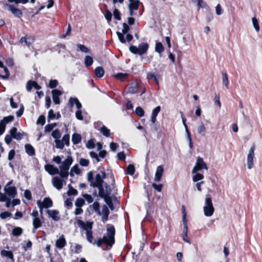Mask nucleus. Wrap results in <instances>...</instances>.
<instances>
[{"label":"nucleus","mask_w":262,"mask_h":262,"mask_svg":"<svg viewBox=\"0 0 262 262\" xmlns=\"http://www.w3.org/2000/svg\"><path fill=\"white\" fill-rule=\"evenodd\" d=\"M74 104L76 105L77 108L78 110L81 109L82 107V105L78 98L76 97H71L69 100V105L70 107H72Z\"/></svg>","instance_id":"nucleus-18"},{"label":"nucleus","mask_w":262,"mask_h":262,"mask_svg":"<svg viewBox=\"0 0 262 262\" xmlns=\"http://www.w3.org/2000/svg\"><path fill=\"white\" fill-rule=\"evenodd\" d=\"M129 29V27L127 25V24L124 23L123 24L122 32L120 33L119 32H117V34L119 40L121 43H125L126 42V40L124 38V34L127 33Z\"/></svg>","instance_id":"nucleus-10"},{"label":"nucleus","mask_w":262,"mask_h":262,"mask_svg":"<svg viewBox=\"0 0 262 262\" xmlns=\"http://www.w3.org/2000/svg\"><path fill=\"white\" fill-rule=\"evenodd\" d=\"M8 9L12 12V13L15 16L20 18L23 16V12L21 11L16 8L14 5L9 4L7 5Z\"/></svg>","instance_id":"nucleus-13"},{"label":"nucleus","mask_w":262,"mask_h":262,"mask_svg":"<svg viewBox=\"0 0 262 262\" xmlns=\"http://www.w3.org/2000/svg\"><path fill=\"white\" fill-rule=\"evenodd\" d=\"M252 21L254 29L257 32H258L259 31V26L258 20L255 17H253L252 18Z\"/></svg>","instance_id":"nucleus-47"},{"label":"nucleus","mask_w":262,"mask_h":262,"mask_svg":"<svg viewBox=\"0 0 262 262\" xmlns=\"http://www.w3.org/2000/svg\"><path fill=\"white\" fill-rule=\"evenodd\" d=\"M12 181L9 182L4 187V190L8 197L14 198L17 194V189L15 186H10Z\"/></svg>","instance_id":"nucleus-5"},{"label":"nucleus","mask_w":262,"mask_h":262,"mask_svg":"<svg viewBox=\"0 0 262 262\" xmlns=\"http://www.w3.org/2000/svg\"><path fill=\"white\" fill-rule=\"evenodd\" d=\"M203 209L204 214L206 216H212L214 211V207H211L204 206Z\"/></svg>","instance_id":"nucleus-29"},{"label":"nucleus","mask_w":262,"mask_h":262,"mask_svg":"<svg viewBox=\"0 0 262 262\" xmlns=\"http://www.w3.org/2000/svg\"><path fill=\"white\" fill-rule=\"evenodd\" d=\"M102 221L103 223H105L108 220L110 214L109 209L105 205L102 206Z\"/></svg>","instance_id":"nucleus-24"},{"label":"nucleus","mask_w":262,"mask_h":262,"mask_svg":"<svg viewBox=\"0 0 262 262\" xmlns=\"http://www.w3.org/2000/svg\"><path fill=\"white\" fill-rule=\"evenodd\" d=\"M204 178V176L203 174L196 172V174L193 176L192 180L194 182H198L203 179Z\"/></svg>","instance_id":"nucleus-51"},{"label":"nucleus","mask_w":262,"mask_h":262,"mask_svg":"<svg viewBox=\"0 0 262 262\" xmlns=\"http://www.w3.org/2000/svg\"><path fill=\"white\" fill-rule=\"evenodd\" d=\"M60 171L58 173L62 180L67 179L69 176V170H64V169L60 168Z\"/></svg>","instance_id":"nucleus-42"},{"label":"nucleus","mask_w":262,"mask_h":262,"mask_svg":"<svg viewBox=\"0 0 262 262\" xmlns=\"http://www.w3.org/2000/svg\"><path fill=\"white\" fill-rule=\"evenodd\" d=\"M99 197L104 199V201L106 204L108 206L109 208L111 210L114 209V206L112 201V197L108 195V194L105 193V191L98 193Z\"/></svg>","instance_id":"nucleus-7"},{"label":"nucleus","mask_w":262,"mask_h":262,"mask_svg":"<svg viewBox=\"0 0 262 262\" xmlns=\"http://www.w3.org/2000/svg\"><path fill=\"white\" fill-rule=\"evenodd\" d=\"M146 78L148 80L150 79H153V80L155 82L156 84H157L158 85L159 83V80H158L157 77L155 75V73H148L147 74Z\"/></svg>","instance_id":"nucleus-44"},{"label":"nucleus","mask_w":262,"mask_h":262,"mask_svg":"<svg viewBox=\"0 0 262 262\" xmlns=\"http://www.w3.org/2000/svg\"><path fill=\"white\" fill-rule=\"evenodd\" d=\"M94 62L92 57L86 55L84 58V64L86 67H90Z\"/></svg>","instance_id":"nucleus-41"},{"label":"nucleus","mask_w":262,"mask_h":262,"mask_svg":"<svg viewBox=\"0 0 262 262\" xmlns=\"http://www.w3.org/2000/svg\"><path fill=\"white\" fill-rule=\"evenodd\" d=\"M52 136L55 139H59L61 137V133L58 129H56L52 133Z\"/></svg>","instance_id":"nucleus-45"},{"label":"nucleus","mask_w":262,"mask_h":262,"mask_svg":"<svg viewBox=\"0 0 262 262\" xmlns=\"http://www.w3.org/2000/svg\"><path fill=\"white\" fill-rule=\"evenodd\" d=\"M69 190L67 192V194L69 196L71 195H77L78 194V191L74 189L71 184L68 185Z\"/></svg>","instance_id":"nucleus-40"},{"label":"nucleus","mask_w":262,"mask_h":262,"mask_svg":"<svg viewBox=\"0 0 262 262\" xmlns=\"http://www.w3.org/2000/svg\"><path fill=\"white\" fill-rule=\"evenodd\" d=\"M204 206L213 207L212 199L210 195H207L205 199V205Z\"/></svg>","instance_id":"nucleus-49"},{"label":"nucleus","mask_w":262,"mask_h":262,"mask_svg":"<svg viewBox=\"0 0 262 262\" xmlns=\"http://www.w3.org/2000/svg\"><path fill=\"white\" fill-rule=\"evenodd\" d=\"M135 172V167L133 164H129L126 168V173L130 176H133Z\"/></svg>","instance_id":"nucleus-43"},{"label":"nucleus","mask_w":262,"mask_h":262,"mask_svg":"<svg viewBox=\"0 0 262 262\" xmlns=\"http://www.w3.org/2000/svg\"><path fill=\"white\" fill-rule=\"evenodd\" d=\"M89 163V160L84 158H81L79 160V164L82 166H88Z\"/></svg>","instance_id":"nucleus-62"},{"label":"nucleus","mask_w":262,"mask_h":262,"mask_svg":"<svg viewBox=\"0 0 262 262\" xmlns=\"http://www.w3.org/2000/svg\"><path fill=\"white\" fill-rule=\"evenodd\" d=\"M164 171V168L163 166L159 165L157 168V170L155 173V180L156 182H159L161 181L163 172Z\"/></svg>","instance_id":"nucleus-19"},{"label":"nucleus","mask_w":262,"mask_h":262,"mask_svg":"<svg viewBox=\"0 0 262 262\" xmlns=\"http://www.w3.org/2000/svg\"><path fill=\"white\" fill-rule=\"evenodd\" d=\"M52 98L55 104H59L60 103L59 96L62 94L61 91L54 89L52 91Z\"/></svg>","instance_id":"nucleus-12"},{"label":"nucleus","mask_w":262,"mask_h":262,"mask_svg":"<svg viewBox=\"0 0 262 262\" xmlns=\"http://www.w3.org/2000/svg\"><path fill=\"white\" fill-rule=\"evenodd\" d=\"M24 196L28 200H31L32 199V193L31 191L28 189L25 190Z\"/></svg>","instance_id":"nucleus-64"},{"label":"nucleus","mask_w":262,"mask_h":262,"mask_svg":"<svg viewBox=\"0 0 262 262\" xmlns=\"http://www.w3.org/2000/svg\"><path fill=\"white\" fill-rule=\"evenodd\" d=\"M81 172L80 169L78 167V165L77 164H75L74 165L71 169L70 172V176L72 177H74V173L76 174H79Z\"/></svg>","instance_id":"nucleus-36"},{"label":"nucleus","mask_w":262,"mask_h":262,"mask_svg":"<svg viewBox=\"0 0 262 262\" xmlns=\"http://www.w3.org/2000/svg\"><path fill=\"white\" fill-rule=\"evenodd\" d=\"M73 200L70 198H67L64 201V205L68 208H71L73 206Z\"/></svg>","instance_id":"nucleus-61"},{"label":"nucleus","mask_w":262,"mask_h":262,"mask_svg":"<svg viewBox=\"0 0 262 262\" xmlns=\"http://www.w3.org/2000/svg\"><path fill=\"white\" fill-rule=\"evenodd\" d=\"M86 147L88 149H93L95 147V144L94 143V139H91L88 140L86 144Z\"/></svg>","instance_id":"nucleus-54"},{"label":"nucleus","mask_w":262,"mask_h":262,"mask_svg":"<svg viewBox=\"0 0 262 262\" xmlns=\"http://www.w3.org/2000/svg\"><path fill=\"white\" fill-rule=\"evenodd\" d=\"M100 133L106 137H111V131L105 126L102 125L99 129Z\"/></svg>","instance_id":"nucleus-31"},{"label":"nucleus","mask_w":262,"mask_h":262,"mask_svg":"<svg viewBox=\"0 0 262 262\" xmlns=\"http://www.w3.org/2000/svg\"><path fill=\"white\" fill-rule=\"evenodd\" d=\"M113 76L121 82H124L127 80L128 74L127 73H118L114 75Z\"/></svg>","instance_id":"nucleus-26"},{"label":"nucleus","mask_w":262,"mask_h":262,"mask_svg":"<svg viewBox=\"0 0 262 262\" xmlns=\"http://www.w3.org/2000/svg\"><path fill=\"white\" fill-rule=\"evenodd\" d=\"M14 119V117L12 115H9L7 117L3 118L2 120L0 121L5 126L8 123L13 121Z\"/></svg>","instance_id":"nucleus-34"},{"label":"nucleus","mask_w":262,"mask_h":262,"mask_svg":"<svg viewBox=\"0 0 262 262\" xmlns=\"http://www.w3.org/2000/svg\"><path fill=\"white\" fill-rule=\"evenodd\" d=\"M56 118V115L54 114V111L52 109H51L49 111L48 115V120L49 122L51 120H53Z\"/></svg>","instance_id":"nucleus-59"},{"label":"nucleus","mask_w":262,"mask_h":262,"mask_svg":"<svg viewBox=\"0 0 262 262\" xmlns=\"http://www.w3.org/2000/svg\"><path fill=\"white\" fill-rule=\"evenodd\" d=\"M73 161V158L71 156H68L67 159L61 162V165L59 166V168L64 169V170H69L70 166L72 164Z\"/></svg>","instance_id":"nucleus-11"},{"label":"nucleus","mask_w":262,"mask_h":262,"mask_svg":"<svg viewBox=\"0 0 262 262\" xmlns=\"http://www.w3.org/2000/svg\"><path fill=\"white\" fill-rule=\"evenodd\" d=\"M62 141H63V143L66 145L67 146L70 145V135L69 134H67L64 135L62 138Z\"/></svg>","instance_id":"nucleus-52"},{"label":"nucleus","mask_w":262,"mask_h":262,"mask_svg":"<svg viewBox=\"0 0 262 262\" xmlns=\"http://www.w3.org/2000/svg\"><path fill=\"white\" fill-rule=\"evenodd\" d=\"M47 213L48 216L52 218L54 221H58L60 219V216L59 215V211L57 210H48Z\"/></svg>","instance_id":"nucleus-15"},{"label":"nucleus","mask_w":262,"mask_h":262,"mask_svg":"<svg viewBox=\"0 0 262 262\" xmlns=\"http://www.w3.org/2000/svg\"><path fill=\"white\" fill-rule=\"evenodd\" d=\"M197 130L199 134L202 135L203 137L205 136L206 128L203 122H202L201 124L198 127Z\"/></svg>","instance_id":"nucleus-33"},{"label":"nucleus","mask_w":262,"mask_h":262,"mask_svg":"<svg viewBox=\"0 0 262 262\" xmlns=\"http://www.w3.org/2000/svg\"><path fill=\"white\" fill-rule=\"evenodd\" d=\"M255 146L254 144L249 149L247 156V165L249 169H251L253 167V159L254 158V150Z\"/></svg>","instance_id":"nucleus-9"},{"label":"nucleus","mask_w":262,"mask_h":262,"mask_svg":"<svg viewBox=\"0 0 262 262\" xmlns=\"http://www.w3.org/2000/svg\"><path fill=\"white\" fill-rule=\"evenodd\" d=\"M101 173L96 174L95 178L93 177V172L92 171H89L87 174V179L90 182V186L93 188H97L98 189V193L103 192L104 190L103 187L104 180L106 177V173L103 168V170H101Z\"/></svg>","instance_id":"nucleus-1"},{"label":"nucleus","mask_w":262,"mask_h":262,"mask_svg":"<svg viewBox=\"0 0 262 262\" xmlns=\"http://www.w3.org/2000/svg\"><path fill=\"white\" fill-rule=\"evenodd\" d=\"M86 238H87V240L88 241L91 243V244H93L94 242H93V231H88V232H86Z\"/></svg>","instance_id":"nucleus-58"},{"label":"nucleus","mask_w":262,"mask_h":262,"mask_svg":"<svg viewBox=\"0 0 262 262\" xmlns=\"http://www.w3.org/2000/svg\"><path fill=\"white\" fill-rule=\"evenodd\" d=\"M67 245L64 235L62 234L58 239L56 241V247L60 249L63 248Z\"/></svg>","instance_id":"nucleus-16"},{"label":"nucleus","mask_w":262,"mask_h":262,"mask_svg":"<svg viewBox=\"0 0 262 262\" xmlns=\"http://www.w3.org/2000/svg\"><path fill=\"white\" fill-rule=\"evenodd\" d=\"M55 142L57 148L62 149L64 148V144L63 143V141L61 140H55Z\"/></svg>","instance_id":"nucleus-50"},{"label":"nucleus","mask_w":262,"mask_h":262,"mask_svg":"<svg viewBox=\"0 0 262 262\" xmlns=\"http://www.w3.org/2000/svg\"><path fill=\"white\" fill-rule=\"evenodd\" d=\"M12 213L9 211H4L0 213V217L3 220L10 217Z\"/></svg>","instance_id":"nucleus-60"},{"label":"nucleus","mask_w":262,"mask_h":262,"mask_svg":"<svg viewBox=\"0 0 262 262\" xmlns=\"http://www.w3.org/2000/svg\"><path fill=\"white\" fill-rule=\"evenodd\" d=\"M149 45L147 42L140 43L138 47L136 46L131 45L129 47V51L134 54L142 55L147 53Z\"/></svg>","instance_id":"nucleus-3"},{"label":"nucleus","mask_w":262,"mask_h":262,"mask_svg":"<svg viewBox=\"0 0 262 262\" xmlns=\"http://www.w3.org/2000/svg\"><path fill=\"white\" fill-rule=\"evenodd\" d=\"M106 235H104L106 242H108L112 246L115 243V234L116 230L114 226L111 224H108L106 225Z\"/></svg>","instance_id":"nucleus-4"},{"label":"nucleus","mask_w":262,"mask_h":262,"mask_svg":"<svg viewBox=\"0 0 262 262\" xmlns=\"http://www.w3.org/2000/svg\"><path fill=\"white\" fill-rule=\"evenodd\" d=\"M37 204H39L47 209L52 207L53 205L52 200L49 197L45 198L42 202L37 201Z\"/></svg>","instance_id":"nucleus-14"},{"label":"nucleus","mask_w":262,"mask_h":262,"mask_svg":"<svg viewBox=\"0 0 262 262\" xmlns=\"http://www.w3.org/2000/svg\"><path fill=\"white\" fill-rule=\"evenodd\" d=\"M95 74L97 78H102L104 74V71L102 67H97L95 70Z\"/></svg>","instance_id":"nucleus-30"},{"label":"nucleus","mask_w":262,"mask_h":262,"mask_svg":"<svg viewBox=\"0 0 262 262\" xmlns=\"http://www.w3.org/2000/svg\"><path fill=\"white\" fill-rule=\"evenodd\" d=\"M77 224L79 227L85 230L86 232L92 231L93 223L92 222L87 221L85 223L81 220H77Z\"/></svg>","instance_id":"nucleus-8"},{"label":"nucleus","mask_w":262,"mask_h":262,"mask_svg":"<svg viewBox=\"0 0 262 262\" xmlns=\"http://www.w3.org/2000/svg\"><path fill=\"white\" fill-rule=\"evenodd\" d=\"M46 123V118L45 116L43 115H41L38 118L36 124H41V125H43Z\"/></svg>","instance_id":"nucleus-48"},{"label":"nucleus","mask_w":262,"mask_h":262,"mask_svg":"<svg viewBox=\"0 0 262 262\" xmlns=\"http://www.w3.org/2000/svg\"><path fill=\"white\" fill-rule=\"evenodd\" d=\"M26 152L30 156L35 155V151L34 147L30 144H27L25 146Z\"/></svg>","instance_id":"nucleus-27"},{"label":"nucleus","mask_w":262,"mask_h":262,"mask_svg":"<svg viewBox=\"0 0 262 262\" xmlns=\"http://www.w3.org/2000/svg\"><path fill=\"white\" fill-rule=\"evenodd\" d=\"M23 233V229L19 227H14L12 230V235L14 236H19Z\"/></svg>","instance_id":"nucleus-37"},{"label":"nucleus","mask_w":262,"mask_h":262,"mask_svg":"<svg viewBox=\"0 0 262 262\" xmlns=\"http://www.w3.org/2000/svg\"><path fill=\"white\" fill-rule=\"evenodd\" d=\"M222 74L223 84L227 88H228V84H229V80H228L227 73L226 70H224V71H222Z\"/></svg>","instance_id":"nucleus-32"},{"label":"nucleus","mask_w":262,"mask_h":262,"mask_svg":"<svg viewBox=\"0 0 262 262\" xmlns=\"http://www.w3.org/2000/svg\"><path fill=\"white\" fill-rule=\"evenodd\" d=\"M63 180L58 177H54L52 179L53 186L58 190L61 189L63 187Z\"/></svg>","instance_id":"nucleus-17"},{"label":"nucleus","mask_w":262,"mask_h":262,"mask_svg":"<svg viewBox=\"0 0 262 262\" xmlns=\"http://www.w3.org/2000/svg\"><path fill=\"white\" fill-rule=\"evenodd\" d=\"M75 204L77 207H81L84 205L85 201L82 198H78L76 199Z\"/></svg>","instance_id":"nucleus-46"},{"label":"nucleus","mask_w":262,"mask_h":262,"mask_svg":"<svg viewBox=\"0 0 262 262\" xmlns=\"http://www.w3.org/2000/svg\"><path fill=\"white\" fill-rule=\"evenodd\" d=\"M46 170L52 175L58 174L59 173V170L58 168L55 167L53 165H48L46 166Z\"/></svg>","instance_id":"nucleus-23"},{"label":"nucleus","mask_w":262,"mask_h":262,"mask_svg":"<svg viewBox=\"0 0 262 262\" xmlns=\"http://www.w3.org/2000/svg\"><path fill=\"white\" fill-rule=\"evenodd\" d=\"M155 51L157 53L161 54L164 51V47L160 42H157L155 46Z\"/></svg>","instance_id":"nucleus-38"},{"label":"nucleus","mask_w":262,"mask_h":262,"mask_svg":"<svg viewBox=\"0 0 262 262\" xmlns=\"http://www.w3.org/2000/svg\"><path fill=\"white\" fill-rule=\"evenodd\" d=\"M32 224L33 226V232H35L37 229L42 226V222L40 220L39 217H36L33 218Z\"/></svg>","instance_id":"nucleus-21"},{"label":"nucleus","mask_w":262,"mask_h":262,"mask_svg":"<svg viewBox=\"0 0 262 262\" xmlns=\"http://www.w3.org/2000/svg\"><path fill=\"white\" fill-rule=\"evenodd\" d=\"M139 4L140 2L139 0H136V1L129 2L128 8L134 9L135 10H137L139 9Z\"/></svg>","instance_id":"nucleus-39"},{"label":"nucleus","mask_w":262,"mask_h":262,"mask_svg":"<svg viewBox=\"0 0 262 262\" xmlns=\"http://www.w3.org/2000/svg\"><path fill=\"white\" fill-rule=\"evenodd\" d=\"M24 132L20 133L17 132V129L15 127H13L9 130V134L6 135L4 140L7 145H9L12 139H15L19 141L24 137Z\"/></svg>","instance_id":"nucleus-2"},{"label":"nucleus","mask_w":262,"mask_h":262,"mask_svg":"<svg viewBox=\"0 0 262 262\" xmlns=\"http://www.w3.org/2000/svg\"><path fill=\"white\" fill-rule=\"evenodd\" d=\"M93 245L96 244L97 246L99 247H101L102 244H104L106 245L108 247H110V248H112V246L108 242H106L105 239V237L103 236L102 238H99L97 241H95L93 243Z\"/></svg>","instance_id":"nucleus-22"},{"label":"nucleus","mask_w":262,"mask_h":262,"mask_svg":"<svg viewBox=\"0 0 262 262\" xmlns=\"http://www.w3.org/2000/svg\"><path fill=\"white\" fill-rule=\"evenodd\" d=\"M93 207L94 210L98 214H101L100 210V204L98 202L96 201L93 204Z\"/></svg>","instance_id":"nucleus-57"},{"label":"nucleus","mask_w":262,"mask_h":262,"mask_svg":"<svg viewBox=\"0 0 262 262\" xmlns=\"http://www.w3.org/2000/svg\"><path fill=\"white\" fill-rule=\"evenodd\" d=\"M1 254L3 257H6L12 260V262L14 261L13 253L11 251H7L6 250H2L1 251Z\"/></svg>","instance_id":"nucleus-25"},{"label":"nucleus","mask_w":262,"mask_h":262,"mask_svg":"<svg viewBox=\"0 0 262 262\" xmlns=\"http://www.w3.org/2000/svg\"><path fill=\"white\" fill-rule=\"evenodd\" d=\"M202 169L208 170V168L206 164L204 162L203 159L201 157H198L196 160L195 165L193 167L192 173H194Z\"/></svg>","instance_id":"nucleus-6"},{"label":"nucleus","mask_w":262,"mask_h":262,"mask_svg":"<svg viewBox=\"0 0 262 262\" xmlns=\"http://www.w3.org/2000/svg\"><path fill=\"white\" fill-rule=\"evenodd\" d=\"M81 141V136L79 134L74 133L72 136V142L75 145L79 144Z\"/></svg>","instance_id":"nucleus-28"},{"label":"nucleus","mask_w":262,"mask_h":262,"mask_svg":"<svg viewBox=\"0 0 262 262\" xmlns=\"http://www.w3.org/2000/svg\"><path fill=\"white\" fill-rule=\"evenodd\" d=\"M113 15L114 18L118 20H120L121 19V13L118 9H115L113 11Z\"/></svg>","instance_id":"nucleus-56"},{"label":"nucleus","mask_w":262,"mask_h":262,"mask_svg":"<svg viewBox=\"0 0 262 262\" xmlns=\"http://www.w3.org/2000/svg\"><path fill=\"white\" fill-rule=\"evenodd\" d=\"M0 68L3 69L4 71H5V74L2 75L0 74V78L6 80L8 79L10 76V73L8 69L4 65V63L2 61L0 60Z\"/></svg>","instance_id":"nucleus-20"},{"label":"nucleus","mask_w":262,"mask_h":262,"mask_svg":"<svg viewBox=\"0 0 262 262\" xmlns=\"http://www.w3.org/2000/svg\"><path fill=\"white\" fill-rule=\"evenodd\" d=\"M77 51H80L81 52L85 53H89L91 52L90 50L85 46L78 43L77 45Z\"/></svg>","instance_id":"nucleus-35"},{"label":"nucleus","mask_w":262,"mask_h":262,"mask_svg":"<svg viewBox=\"0 0 262 262\" xmlns=\"http://www.w3.org/2000/svg\"><path fill=\"white\" fill-rule=\"evenodd\" d=\"M58 82L57 80L56 79H52V80H50V81H49V87L50 88V89H54L56 87H57V86L58 85Z\"/></svg>","instance_id":"nucleus-53"},{"label":"nucleus","mask_w":262,"mask_h":262,"mask_svg":"<svg viewBox=\"0 0 262 262\" xmlns=\"http://www.w3.org/2000/svg\"><path fill=\"white\" fill-rule=\"evenodd\" d=\"M20 42L21 43L24 42L28 47H29L31 45V44L33 42V40L32 41H28V40H27V38L25 36V37H22L20 38Z\"/></svg>","instance_id":"nucleus-63"},{"label":"nucleus","mask_w":262,"mask_h":262,"mask_svg":"<svg viewBox=\"0 0 262 262\" xmlns=\"http://www.w3.org/2000/svg\"><path fill=\"white\" fill-rule=\"evenodd\" d=\"M135 112L136 114L140 117H143L144 115V111L143 109L140 106H138L136 107Z\"/></svg>","instance_id":"nucleus-55"}]
</instances>
